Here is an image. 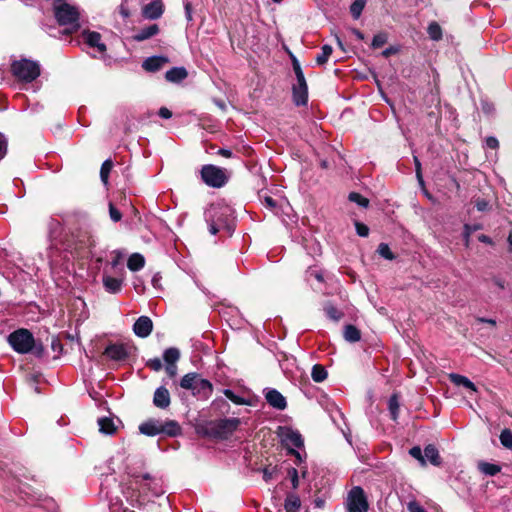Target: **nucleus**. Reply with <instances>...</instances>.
Masks as SVG:
<instances>
[{
  "mask_svg": "<svg viewBox=\"0 0 512 512\" xmlns=\"http://www.w3.org/2000/svg\"><path fill=\"white\" fill-rule=\"evenodd\" d=\"M132 506L143 504L152 497H158L164 493L162 481L150 474L133 475L123 491Z\"/></svg>",
  "mask_w": 512,
  "mask_h": 512,
  "instance_id": "nucleus-1",
  "label": "nucleus"
},
{
  "mask_svg": "<svg viewBox=\"0 0 512 512\" xmlns=\"http://www.w3.org/2000/svg\"><path fill=\"white\" fill-rule=\"evenodd\" d=\"M204 215L212 235L221 230L230 234L234 230L233 211L228 205L213 203L206 209Z\"/></svg>",
  "mask_w": 512,
  "mask_h": 512,
  "instance_id": "nucleus-2",
  "label": "nucleus"
},
{
  "mask_svg": "<svg viewBox=\"0 0 512 512\" xmlns=\"http://www.w3.org/2000/svg\"><path fill=\"white\" fill-rule=\"evenodd\" d=\"M54 15L59 25L67 26L65 33L70 34L79 28L78 10L63 0H56L54 4Z\"/></svg>",
  "mask_w": 512,
  "mask_h": 512,
  "instance_id": "nucleus-3",
  "label": "nucleus"
},
{
  "mask_svg": "<svg viewBox=\"0 0 512 512\" xmlns=\"http://www.w3.org/2000/svg\"><path fill=\"white\" fill-rule=\"evenodd\" d=\"M11 72L17 80L30 83L40 75V66L36 61L23 58L12 62Z\"/></svg>",
  "mask_w": 512,
  "mask_h": 512,
  "instance_id": "nucleus-4",
  "label": "nucleus"
},
{
  "mask_svg": "<svg viewBox=\"0 0 512 512\" xmlns=\"http://www.w3.org/2000/svg\"><path fill=\"white\" fill-rule=\"evenodd\" d=\"M7 340L13 350L19 354H28L35 346L33 334L25 328H20L12 332Z\"/></svg>",
  "mask_w": 512,
  "mask_h": 512,
  "instance_id": "nucleus-5",
  "label": "nucleus"
},
{
  "mask_svg": "<svg viewBox=\"0 0 512 512\" xmlns=\"http://www.w3.org/2000/svg\"><path fill=\"white\" fill-rule=\"evenodd\" d=\"M201 179L206 185L214 188L223 187L228 181L226 170L212 164L202 167Z\"/></svg>",
  "mask_w": 512,
  "mask_h": 512,
  "instance_id": "nucleus-6",
  "label": "nucleus"
},
{
  "mask_svg": "<svg viewBox=\"0 0 512 512\" xmlns=\"http://www.w3.org/2000/svg\"><path fill=\"white\" fill-rule=\"evenodd\" d=\"M346 508L348 512H368V500L361 487L355 486L349 491Z\"/></svg>",
  "mask_w": 512,
  "mask_h": 512,
  "instance_id": "nucleus-7",
  "label": "nucleus"
},
{
  "mask_svg": "<svg viewBox=\"0 0 512 512\" xmlns=\"http://www.w3.org/2000/svg\"><path fill=\"white\" fill-rule=\"evenodd\" d=\"M297 85L293 87V99L297 106L305 105L308 99L307 84L302 69L297 61L293 62Z\"/></svg>",
  "mask_w": 512,
  "mask_h": 512,
  "instance_id": "nucleus-8",
  "label": "nucleus"
},
{
  "mask_svg": "<svg viewBox=\"0 0 512 512\" xmlns=\"http://www.w3.org/2000/svg\"><path fill=\"white\" fill-rule=\"evenodd\" d=\"M283 444L289 449L292 455H295L299 460L301 456L294 448H300L303 446V438L298 431L290 428H284L281 433Z\"/></svg>",
  "mask_w": 512,
  "mask_h": 512,
  "instance_id": "nucleus-9",
  "label": "nucleus"
},
{
  "mask_svg": "<svg viewBox=\"0 0 512 512\" xmlns=\"http://www.w3.org/2000/svg\"><path fill=\"white\" fill-rule=\"evenodd\" d=\"M103 354L112 361H125L130 354V347L123 343H113L108 345Z\"/></svg>",
  "mask_w": 512,
  "mask_h": 512,
  "instance_id": "nucleus-10",
  "label": "nucleus"
},
{
  "mask_svg": "<svg viewBox=\"0 0 512 512\" xmlns=\"http://www.w3.org/2000/svg\"><path fill=\"white\" fill-rule=\"evenodd\" d=\"M240 425L238 418H225L220 419L214 424L215 433L222 438H227L231 435Z\"/></svg>",
  "mask_w": 512,
  "mask_h": 512,
  "instance_id": "nucleus-11",
  "label": "nucleus"
},
{
  "mask_svg": "<svg viewBox=\"0 0 512 512\" xmlns=\"http://www.w3.org/2000/svg\"><path fill=\"white\" fill-rule=\"evenodd\" d=\"M101 34L95 31L84 30L81 33V40L88 47L96 49L100 54L106 52V45L101 41Z\"/></svg>",
  "mask_w": 512,
  "mask_h": 512,
  "instance_id": "nucleus-12",
  "label": "nucleus"
},
{
  "mask_svg": "<svg viewBox=\"0 0 512 512\" xmlns=\"http://www.w3.org/2000/svg\"><path fill=\"white\" fill-rule=\"evenodd\" d=\"M153 329L152 320L147 316L139 317L133 325L134 333L141 338L148 337Z\"/></svg>",
  "mask_w": 512,
  "mask_h": 512,
  "instance_id": "nucleus-13",
  "label": "nucleus"
},
{
  "mask_svg": "<svg viewBox=\"0 0 512 512\" xmlns=\"http://www.w3.org/2000/svg\"><path fill=\"white\" fill-rule=\"evenodd\" d=\"M265 399L270 406L278 410H284L287 406L285 397L276 389H267Z\"/></svg>",
  "mask_w": 512,
  "mask_h": 512,
  "instance_id": "nucleus-14",
  "label": "nucleus"
},
{
  "mask_svg": "<svg viewBox=\"0 0 512 512\" xmlns=\"http://www.w3.org/2000/svg\"><path fill=\"white\" fill-rule=\"evenodd\" d=\"M167 63H169V59L165 56H152L143 61L142 67L145 71L157 72Z\"/></svg>",
  "mask_w": 512,
  "mask_h": 512,
  "instance_id": "nucleus-15",
  "label": "nucleus"
},
{
  "mask_svg": "<svg viewBox=\"0 0 512 512\" xmlns=\"http://www.w3.org/2000/svg\"><path fill=\"white\" fill-rule=\"evenodd\" d=\"M170 393L168 389L161 386L156 389L153 397V404L161 409H166L170 405Z\"/></svg>",
  "mask_w": 512,
  "mask_h": 512,
  "instance_id": "nucleus-16",
  "label": "nucleus"
},
{
  "mask_svg": "<svg viewBox=\"0 0 512 512\" xmlns=\"http://www.w3.org/2000/svg\"><path fill=\"white\" fill-rule=\"evenodd\" d=\"M212 391V384L206 379L199 378L198 381H196L195 389H193L192 394L195 396L208 398Z\"/></svg>",
  "mask_w": 512,
  "mask_h": 512,
  "instance_id": "nucleus-17",
  "label": "nucleus"
},
{
  "mask_svg": "<svg viewBox=\"0 0 512 512\" xmlns=\"http://www.w3.org/2000/svg\"><path fill=\"white\" fill-rule=\"evenodd\" d=\"M163 13V5L160 1H153L143 8V15L147 19H157Z\"/></svg>",
  "mask_w": 512,
  "mask_h": 512,
  "instance_id": "nucleus-18",
  "label": "nucleus"
},
{
  "mask_svg": "<svg viewBox=\"0 0 512 512\" xmlns=\"http://www.w3.org/2000/svg\"><path fill=\"white\" fill-rule=\"evenodd\" d=\"M139 430L142 434L147 436H156L161 434V421L149 420L144 422L139 426Z\"/></svg>",
  "mask_w": 512,
  "mask_h": 512,
  "instance_id": "nucleus-19",
  "label": "nucleus"
},
{
  "mask_svg": "<svg viewBox=\"0 0 512 512\" xmlns=\"http://www.w3.org/2000/svg\"><path fill=\"white\" fill-rule=\"evenodd\" d=\"M188 76L184 67H173L165 73V79L171 83H180Z\"/></svg>",
  "mask_w": 512,
  "mask_h": 512,
  "instance_id": "nucleus-20",
  "label": "nucleus"
},
{
  "mask_svg": "<svg viewBox=\"0 0 512 512\" xmlns=\"http://www.w3.org/2000/svg\"><path fill=\"white\" fill-rule=\"evenodd\" d=\"M103 285L107 292L116 294L121 291L122 288V280L118 278L111 277L107 274L103 275Z\"/></svg>",
  "mask_w": 512,
  "mask_h": 512,
  "instance_id": "nucleus-21",
  "label": "nucleus"
},
{
  "mask_svg": "<svg viewBox=\"0 0 512 512\" xmlns=\"http://www.w3.org/2000/svg\"><path fill=\"white\" fill-rule=\"evenodd\" d=\"M159 32L158 25L152 24L147 27L142 28L139 30L134 36L133 39L140 42L144 41L146 39H149L156 35Z\"/></svg>",
  "mask_w": 512,
  "mask_h": 512,
  "instance_id": "nucleus-22",
  "label": "nucleus"
},
{
  "mask_svg": "<svg viewBox=\"0 0 512 512\" xmlns=\"http://www.w3.org/2000/svg\"><path fill=\"white\" fill-rule=\"evenodd\" d=\"M161 434H166L168 436H177L181 434V427L178 422L174 420H168L165 422L161 421Z\"/></svg>",
  "mask_w": 512,
  "mask_h": 512,
  "instance_id": "nucleus-23",
  "label": "nucleus"
},
{
  "mask_svg": "<svg viewBox=\"0 0 512 512\" xmlns=\"http://www.w3.org/2000/svg\"><path fill=\"white\" fill-rule=\"evenodd\" d=\"M425 460H428L432 465L439 466L441 464V458L437 448L429 444L424 449Z\"/></svg>",
  "mask_w": 512,
  "mask_h": 512,
  "instance_id": "nucleus-24",
  "label": "nucleus"
},
{
  "mask_svg": "<svg viewBox=\"0 0 512 512\" xmlns=\"http://www.w3.org/2000/svg\"><path fill=\"white\" fill-rule=\"evenodd\" d=\"M344 339L348 342L355 343L361 339L360 330L354 325H346L344 327Z\"/></svg>",
  "mask_w": 512,
  "mask_h": 512,
  "instance_id": "nucleus-25",
  "label": "nucleus"
},
{
  "mask_svg": "<svg viewBox=\"0 0 512 512\" xmlns=\"http://www.w3.org/2000/svg\"><path fill=\"white\" fill-rule=\"evenodd\" d=\"M145 265V259L144 257L139 253H133L130 255L127 261V267L131 271H139L142 269Z\"/></svg>",
  "mask_w": 512,
  "mask_h": 512,
  "instance_id": "nucleus-26",
  "label": "nucleus"
},
{
  "mask_svg": "<svg viewBox=\"0 0 512 512\" xmlns=\"http://www.w3.org/2000/svg\"><path fill=\"white\" fill-rule=\"evenodd\" d=\"M99 431L104 434H113L116 430L111 418L102 417L98 419Z\"/></svg>",
  "mask_w": 512,
  "mask_h": 512,
  "instance_id": "nucleus-27",
  "label": "nucleus"
},
{
  "mask_svg": "<svg viewBox=\"0 0 512 512\" xmlns=\"http://www.w3.org/2000/svg\"><path fill=\"white\" fill-rule=\"evenodd\" d=\"M199 376L196 373H188L183 376L180 382V386L183 389L190 390L191 392L195 389L196 381H198Z\"/></svg>",
  "mask_w": 512,
  "mask_h": 512,
  "instance_id": "nucleus-28",
  "label": "nucleus"
},
{
  "mask_svg": "<svg viewBox=\"0 0 512 512\" xmlns=\"http://www.w3.org/2000/svg\"><path fill=\"white\" fill-rule=\"evenodd\" d=\"M300 506H301V503H300V499L298 496L293 495V494L287 496V498L285 500V504H284L285 510L287 512H298L300 509Z\"/></svg>",
  "mask_w": 512,
  "mask_h": 512,
  "instance_id": "nucleus-29",
  "label": "nucleus"
},
{
  "mask_svg": "<svg viewBox=\"0 0 512 512\" xmlns=\"http://www.w3.org/2000/svg\"><path fill=\"white\" fill-rule=\"evenodd\" d=\"M479 470L488 476H494L501 471V467L497 464H492L488 462H480L478 464Z\"/></svg>",
  "mask_w": 512,
  "mask_h": 512,
  "instance_id": "nucleus-30",
  "label": "nucleus"
},
{
  "mask_svg": "<svg viewBox=\"0 0 512 512\" xmlns=\"http://www.w3.org/2000/svg\"><path fill=\"white\" fill-rule=\"evenodd\" d=\"M450 380L455 385H462L472 391H476V387L473 382H471L467 377L459 375V374H450Z\"/></svg>",
  "mask_w": 512,
  "mask_h": 512,
  "instance_id": "nucleus-31",
  "label": "nucleus"
},
{
  "mask_svg": "<svg viewBox=\"0 0 512 512\" xmlns=\"http://www.w3.org/2000/svg\"><path fill=\"white\" fill-rule=\"evenodd\" d=\"M388 408L391 415V418L395 421L398 418L400 404L399 399L396 394H393L388 401Z\"/></svg>",
  "mask_w": 512,
  "mask_h": 512,
  "instance_id": "nucleus-32",
  "label": "nucleus"
},
{
  "mask_svg": "<svg viewBox=\"0 0 512 512\" xmlns=\"http://www.w3.org/2000/svg\"><path fill=\"white\" fill-rule=\"evenodd\" d=\"M311 376L315 382L320 383L327 378V371L322 365L316 364L312 368Z\"/></svg>",
  "mask_w": 512,
  "mask_h": 512,
  "instance_id": "nucleus-33",
  "label": "nucleus"
},
{
  "mask_svg": "<svg viewBox=\"0 0 512 512\" xmlns=\"http://www.w3.org/2000/svg\"><path fill=\"white\" fill-rule=\"evenodd\" d=\"M163 358L167 364H175L180 358V351L177 348H168L165 350Z\"/></svg>",
  "mask_w": 512,
  "mask_h": 512,
  "instance_id": "nucleus-34",
  "label": "nucleus"
},
{
  "mask_svg": "<svg viewBox=\"0 0 512 512\" xmlns=\"http://www.w3.org/2000/svg\"><path fill=\"white\" fill-rule=\"evenodd\" d=\"M332 47L330 45H323L321 48V53L317 55L316 62L318 65H324L327 63L329 57L332 54Z\"/></svg>",
  "mask_w": 512,
  "mask_h": 512,
  "instance_id": "nucleus-35",
  "label": "nucleus"
},
{
  "mask_svg": "<svg viewBox=\"0 0 512 512\" xmlns=\"http://www.w3.org/2000/svg\"><path fill=\"white\" fill-rule=\"evenodd\" d=\"M366 0H354L350 6V12L354 19H358L365 7Z\"/></svg>",
  "mask_w": 512,
  "mask_h": 512,
  "instance_id": "nucleus-36",
  "label": "nucleus"
},
{
  "mask_svg": "<svg viewBox=\"0 0 512 512\" xmlns=\"http://www.w3.org/2000/svg\"><path fill=\"white\" fill-rule=\"evenodd\" d=\"M428 34L432 40H440L442 38V29L436 22H432L428 26Z\"/></svg>",
  "mask_w": 512,
  "mask_h": 512,
  "instance_id": "nucleus-37",
  "label": "nucleus"
},
{
  "mask_svg": "<svg viewBox=\"0 0 512 512\" xmlns=\"http://www.w3.org/2000/svg\"><path fill=\"white\" fill-rule=\"evenodd\" d=\"M324 311L327 317L334 321H339L343 316V313L331 304L326 305L324 307Z\"/></svg>",
  "mask_w": 512,
  "mask_h": 512,
  "instance_id": "nucleus-38",
  "label": "nucleus"
},
{
  "mask_svg": "<svg viewBox=\"0 0 512 512\" xmlns=\"http://www.w3.org/2000/svg\"><path fill=\"white\" fill-rule=\"evenodd\" d=\"M377 252L381 257H383L387 260H393L395 258V255L393 254V252L390 250L388 244H386V243H380L377 248Z\"/></svg>",
  "mask_w": 512,
  "mask_h": 512,
  "instance_id": "nucleus-39",
  "label": "nucleus"
},
{
  "mask_svg": "<svg viewBox=\"0 0 512 512\" xmlns=\"http://www.w3.org/2000/svg\"><path fill=\"white\" fill-rule=\"evenodd\" d=\"M112 166L113 164L111 160H105L101 166L100 177L105 184L108 182V176L112 169Z\"/></svg>",
  "mask_w": 512,
  "mask_h": 512,
  "instance_id": "nucleus-40",
  "label": "nucleus"
},
{
  "mask_svg": "<svg viewBox=\"0 0 512 512\" xmlns=\"http://www.w3.org/2000/svg\"><path fill=\"white\" fill-rule=\"evenodd\" d=\"M388 40V35L387 33L385 32H380L378 34H376L374 37H373V40H372V47L374 49H377V48H380L382 47L383 45L386 44Z\"/></svg>",
  "mask_w": 512,
  "mask_h": 512,
  "instance_id": "nucleus-41",
  "label": "nucleus"
},
{
  "mask_svg": "<svg viewBox=\"0 0 512 512\" xmlns=\"http://www.w3.org/2000/svg\"><path fill=\"white\" fill-rule=\"evenodd\" d=\"M500 442L504 447L512 449V432L509 429H504L501 432Z\"/></svg>",
  "mask_w": 512,
  "mask_h": 512,
  "instance_id": "nucleus-42",
  "label": "nucleus"
},
{
  "mask_svg": "<svg viewBox=\"0 0 512 512\" xmlns=\"http://www.w3.org/2000/svg\"><path fill=\"white\" fill-rule=\"evenodd\" d=\"M348 198L351 202L357 203L362 207H367L369 204V200L367 198L356 192H351Z\"/></svg>",
  "mask_w": 512,
  "mask_h": 512,
  "instance_id": "nucleus-43",
  "label": "nucleus"
},
{
  "mask_svg": "<svg viewBox=\"0 0 512 512\" xmlns=\"http://www.w3.org/2000/svg\"><path fill=\"white\" fill-rule=\"evenodd\" d=\"M261 203L271 212L277 213L278 204L275 199L270 196L261 197Z\"/></svg>",
  "mask_w": 512,
  "mask_h": 512,
  "instance_id": "nucleus-44",
  "label": "nucleus"
},
{
  "mask_svg": "<svg viewBox=\"0 0 512 512\" xmlns=\"http://www.w3.org/2000/svg\"><path fill=\"white\" fill-rule=\"evenodd\" d=\"M409 454H410L413 458L417 459V460L420 462V464H421L422 466H425V465H426L425 457H424V455H423V453H422V450H421V448H420L419 446H414V447H412V448L409 450Z\"/></svg>",
  "mask_w": 512,
  "mask_h": 512,
  "instance_id": "nucleus-45",
  "label": "nucleus"
},
{
  "mask_svg": "<svg viewBox=\"0 0 512 512\" xmlns=\"http://www.w3.org/2000/svg\"><path fill=\"white\" fill-rule=\"evenodd\" d=\"M109 215L114 222H118L122 218L121 212L112 203H109Z\"/></svg>",
  "mask_w": 512,
  "mask_h": 512,
  "instance_id": "nucleus-46",
  "label": "nucleus"
},
{
  "mask_svg": "<svg viewBox=\"0 0 512 512\" xmlns=\"http://www.w3.org/2000/svg\"><path fill=\"white\" fill-rule=\"evenodd\" d=\"M356 232L361 237H367L369 234V228L367 225L361 222H355Z\"/></svg>",
  "mask_w": 512,
  "mask_h": 512,
  "instance_id": "nucleus-47",
  "label": "nucleus"
},
{
  "mask_svg": "<svg viewBox=\"0 0 512 512\" xmlns=\"http://www.w3.org/2000/svg\"><path fill=\"white\" fill-rule=\"evenodd\" d=\"M409 512H426L425 509L416 501H410L407 505Z\"/></svg>",
  "mask_w": 512,
  "mask_h": 512,
  "instance_id": "nucleus-48",
  "label": "nucleus"
},
{
  "mask_svg": "<svg viewBox=\"0 0 512 512\" xmlns=\"http://www.w3.org/2000/svg\"><path fill=\"white\" fill-rule=\"evenodd\" d=\"M276 472V467H265L263 469V478L267 482L271 480Z\"/></svg>",
  "mask_w": 512,
  "mask_h": 512,
  "instance_id": "nucleus-49",
  "label": "nucleus"
},
{
  "mask_svg": "<svg viewBox=\"0 0 512 512\" xmlns=\"http://www.w3.org/2000/svg\"><path fill=\"white\" fill-rule=\"evenodd\" d=\"M414 162H415V170H416L417 179H418L419 183L421 185H423L424 181H423V178H422L421 163H420V161L418 160L417 157H414Z\"/></svg>",
  "mask_w": 512,
  "mask_h": 512,
  "instance_id": "nucleus-50",
  "label": "nucleus"
},
{
  "mask_svg": "<svg viewBox=\"0 0 512 512\" xmlns=\"http://www.w3.org/2000/svg\"><path fill=\"white\" fill-rule=\"evenodd\" d=\"M485 145L490 149H497L499 147V141L495 137H487L485 140Z\"/></svg>",
  "mask_w": 512,
  "mask_h": 512,
  "instance_id": "nucleus-51",
  "label": "nucleus"
},
{
  "mask_svg": "<svg viewBox=\"0 0 512 512\" xmlns=\"http://www.w3.org/2000/svg\"><path fill=\"white\" fill-rule=\"evenodd\" d=\"M475 206L478 211H486L488 209L489 203L485 199H476Z\"/></svg>",
  "mask_w": 512,
  "mask_h": 512,
  "instance_id": "nucleus-52",
  "label": "nucleus"
},
{
  "mask_svg": "<svg viewBox=\"0 0 512 512\" xmlns=\"http://www.w3.org/2000/svg\"><path fill=\"white\" fill-rule=\"evenodd\" d=\"M148 366L153 369L154 371H159L161 370L162 368V362L160 359L158 358H155V359H151L149 362H148Z\"/></svg>",
  "mask_w": 512,
  "mask_h": 512,
  "instance_id": "nucleus-53",
  "label": "nucleus"
},
{
  "mask_svg": "<svg viewBox=\"0 0 512 512\" xmlns=\"http://www.w3.org/2000/svg\"><path fill=\"white\" fill-rule=\"evenodd\" d=\"M289 475L291 477V481H292V486L293 488H297L298 487V472L295 468H292L290 471H289Z\"/></svg>",
  "mask_w": 512,
  "mask_h": 512,
  "instance_id": "nucleus-54",
  "label": "nucleus"
},
{
  "mask_svg": "<svg viewBox=\"0 0 512 512\" xmlns=\"http://www.w3.org/2000/svg\"><path fill=\"white\" fill-rule=\"evenodd\" d=\"M158 115L161 117V118H164V119H169L172 117V112L166 108V107H161L159 109V112H158Z\"/></svg>",
  "mask_w": 512,
  "mask_h": 512,
  "instance_id": "nucleus-55",
  "label": "nucleus"
},
{
  "mask_svg": "<svg viewBox=\"0 0 512 512\" xmlns=\"http://www.w3.org/2000/svg\"><path fill=\"white\" fill-rule=\"evenodd\" d=\"M6 154V141L2 134H0V160L5 156Z\"/></svg>",
  "mask_w": 512,
  "mask_h": 512,
  "instance_id": "nucleus-56",
  "label": "nucleus"
},
{
  "mask_svg": "<svg viewBox=\"0 0 512 512\" xmlns=\"http://www.w3.org/2000/svg\"><path fill=\"white\" fill-rule=\"evenodd\" d=\"M166 372L170 377H174L177 373V367L175 364H167Z\"/></svg>",
  "mask_w": 512,
  "mask_h": 512,
  "instance_id": "nucleus-57",
  "label": "nucleus"
},
{
  "mask_svg": "<svg viewBox=\"0 0 512 512\" xmlns=\"http://www.w3.org/2000/svg\"><path fill=\"white\" fill-rule=\"evenodd\" d=\"M161 279H162V277H161L160 273L154 274V276L152 277V280H151L154 288H160Z\"/></svg>",
  "mask_w": 512,
  "mask_h": 512,
  "instance_id": "nucleus-58",
  "label": "nucleus"
},
{
  "mask_svg": "<svg viewBox=\"0 0 512 512\" xmlns=\"http://www.w3.org/2000/svg\"><path fill=\"white\" fill-rule=\"evenodd\" d=\"M225 395L234 403H240L239 398L231 390H225Z\"/></svg>",
  "mask_w": 512,
  "mask_h": 512,
  "instance_id": "nucleus-59",
  "label": "nucleus"
},
{
  "mask_svg": "<svg viewBox=\"0 0 512 512\" xmlns=\"http://www.w3.org/2000/svg\"><path fill=\"white\" fill-rule=\"evenodd\" d=\"M114 254H115L114 259L110 263L113 268L119 264L121 257H122V255L119 252H114Z\"/></svg>",
  "mask_w": 512,
  "mask_h": 512,
  "instance_id": "nucleus-60",
  "label": "nucleus"
},
{
  "mask_svg": "<svg viewBox=\"0 0 512 512\" xmlns=\"http://www.w3.org/2000/svg\"><path fill=\"white\" fill-rule=\"evenodd\" d=\"M218 154L223 156V157H226V158L232 157V151L229 150V149H224V148L219 149L218 150Z\"/></svg>",
  "mask_w": 512,
  "mask_h": 512,
  "instance_id": "nucleus-61",
  "label": "nucleus"
},
{
  "mask_svg": "<svg viewBox=\"0 0 512 512\" xmlns=\"http://www.w3.org/2000/svg\"><path fill=\"white\" fill-rule=\"evenodd\" d=\"M351 32L356 36L358 40H364V34L360 30L351 28Z\"/></svg>",
  "mask_w": 512,
  "mask_h": 512,
  "instance_id": "nucleus-62",
  "label": "nucleus"
},
{
  "mask_svg": "<svg viewBox=\"0 0 512 512\" xmlns=\"http://www.w3.org/2000/svg\"><path fill=\"white\" fill-rule=\"evenodd\" d=\"M471 231H472L471 227L466 224L464 226V236H465V239H466V243H468V241H469V237H470Z\"/></svg>",
  "mask_w": 512,
  "mask_h": 512,
  "instance_id": "nucleus-63",
  "label": "nucleus"
},
{
  "mask_svg": "<svg viewBox=\"0 0 512 512\" xmlns=\"http://www.w3.org/2000/svg\"><path fill=\"white\" fill-rule=\"evenodd\" d=\"M395 52H396V50H395L394 48L390 47V48L385 49V50L382 52V55H383L384 57H389L391 54H393V53H395Z\"/></svg>",
  "mask_w": 512,
  "mask_h": 512,
  "instance_id": "nucleus-64",
  "label": "nucleus"
}]
</instances>
